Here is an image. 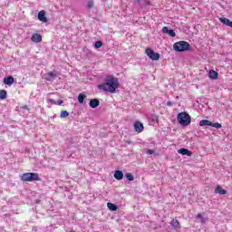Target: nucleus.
I'll return each instance as SVG.
<instances>
[{"label":"nucleus","instance_id":"f257e3e1","mask_svg":"<svg viewBox=\"0 0 232 232\" xmlns=\"http://www.w3.org/2000/svg\"><path fill=\"white\" fill-rule=\"evenodd\" d=\"M117 88H119V79L112 76L107 77L103 84L98 85L99 90L109 92V93H115Z\"/></svg>","mask_w":232,"mask_h":232},{"label":"nucleus","instance_id":"f03ea898","mask_svg":"<svg viewBox=\"0 0 232 232\" xmlns=\"http://www.w3.org/2000/svg\"><path fill=\"white\" fill-rule=\"evenodd\" d=\"M178 122L180 126H189L191 124V116L186 111L178 114Z\"/></svg>","mask_w":232,"mask_h":232},{"label":"nucleus","instance_id":"7ed1b4c3","mask_svg":"<svg viewBox=\"0 0 232 232\" xmlns=\"http://www.w3.org/2000/svg\"><path fill=\"white\" fill-rule=\"evenodd\" d=\"M175 52H188L191 50V45L186 41L177 42L173 44Z\"/></svg>","mask_w":232,"mask_h":232},{"label":"nucleus","instance_id":"20e7f679","mask_svg":"<svg viewBox=\"0 0 232 232\" xmlns=\"http://www.w3.org/2000/svg\"><path fill=\"white\" fill-rule=\"evenodd\" d=\"M20 179L23 180V182H34L35 180H40L39 174L34 172L24 173L22 176H20Z\"/></svg>","mask_w":232,"mask_h":232},{"label":"nucleus","instance_id":"39448f33","mask_svg":"<svg viewBox=\"0 0 232 232\" xmlns=\"http://www.w3.org/2000/svg\"><path fill=\"white\" fill-rule=\"evenodd\" d=\"M199 126H211V128H217V130H220V128H222V124L218 122L213 123L208 120H201L199 121Z\"/></svg>","mask_w":232,"mask_h":232},{"label":"nucleus","instance_id":"423d86ee","mask_svg":"<svg viewBox=\"0 0 232 232\" xmlns=\"http://www.w3.org/2000/svg\"><path fill=\"white\" fill-rule=\"evenodd\" d=\"M145 53L151 61H159V59H160V54L159 53H155V51L150 48H147Z\"/></svg>","mask_w":232,"mask_h":232},{"label":"nucleus","instance_id":"0eeeda50","mask_svg":"<svg viewBox=\"0 0 232 232\" xmlns=\"http://www.w3.org/2000/svg\"><path fill=\"white\" fill-rule=\"evenodd\" d=\"M134 131L137 133H142L144 131V124L140 121H135L134 122Z\"/></svg>","mask_w":232,"mask_h":232},{"label":"nucleus","instance_id":"6e6552de","mask_svg":"<svg viewBox=\"0 0 232 232\" xmlns=\"http://www.w3.org/2000/svg\"><path fill=\"white\" fill-rule=\"evenodd\" d=\"M38 19L41 23H48V17H46V11L42 10L38 13Z\"/></svg>","mask_w":232,"mask_h":232},{"label":"nucleus","instance_id":"1a4fd4ad","mask_svg":"<svg viewBox=\"0 0 232 232\" xmlns=\"http://www.w3.org/2000/svg\"><path fill=\"white\" fill-rule=\"evenodd\" d=\"M33 43H41L43 41V36L40 34H34L31 37Z\"/></svg>","mask_w":232,"mask_h":232},{"label":"nucleus","instance_id":"9d476101","mask_svg":"<svg viewBox=\"0 0 232 232\" xmlns=\"http://www.w3.org/2000/svg\"><path fill=\"white\" fill-rule=\"evenodd\" d=\"M162 32L163 34H167L168 35H169L170 37H175V35H177L175 34V31L173 29H169L168 27L164 26L162 28Z\"/></svg>","mask_w":232,"mask_h":232},{"label":"nucleus","instance_id":"9b49d317","mask_svg":"<svg viewBox=\"0 0 232 232\" xmlns=\"http://www.w3.org/2000/svg\"><path fill=\"white\" fill-rule=\"evenodd\" d=\"M57 77V72L55 71L49 72L46 74V81H53Z\"/></svg>","mask_w":232,"mask_h":232},{"label":"nucleus","instance_id":"f8f14e48","mask_svg":"<svg viewBox=\"0 0 232 232\" xmlns=\"http://www.w3.org/2000/svg\"><path fill=\"white\" fill-rule=\"evenodd\" d=\"M101 102L99 99H92L89 102L90 108H98L100 106Z\"/></svg>","mask_w":232,"mask_h":232},{"label":"nucleus","instance_id":"ddd939ff","mask_svg":"<svg viewBox=\"0 0 232 232\" xmlns=\"http://www.w3.org/2000/svg\"><path fill=\"white\" fill-rule=\"evenodd\" d=\"M209 79H212L213 81L218 79V72L215 70H210L208 72Z\"/></svg>","mask_w":232,"mask_h":232},{"label":"nucleus","instance_id":"4468645a","mask_svg":"<svg viewBox=\"0 0 232 232\" xmlns=\"http://www.w3.org/2000/svg\"><path fill=\"white\" fill-rule=\"evenodd\" d=\"M220 23H222L223 24H226V26H229L230 28H232V22L226 18V17H221L219 18Z\"/></svg>","mask_w":232,"mask_h":232},{"label":"nucleus","instance_id":"2eb2a0df","mask_svg":"<svg viewBox=\"0 0 232 232\" xmlns=\"http://www.w3.org/2000/svg\"><path fill=\"white\" fill-rule=\"evenodd\" d=\"M114 179H116V180H122V179H124V173L121 170H116L114 172Z\"/></svg>","mask_w":232,"mask_h":232},{"label":"nucleus","instance_id":"dca6fc26","mask_svg":"<svg viewBox=\"0 0 232 232\" xmlns=\"http://www.w3.org/2000/svg\"><path fill=\"white\" fill-rule=\"evenodd\" d=\"M178 153H180V155H187V157H191L192 155L191 151L188 149H179Z\"/></svg>","mask_w":232,"mask_h":232},{"label":"nucleus","instance_id":"f3484780","mask_svg":"<svg viewBox=\"0 0 232 232\" xmlns=\"http://www.w3.org/2000/svg\"><path fill=\"white\" fill-rule=\"evenodd\" d=\"M216 193H218L219 195H227V190L222 188L220 186H218L215 190Z\"/></svg>","mask_w":232,"mask_h":232},{"label":"nucleus","instance_id":"a211bd4d","mask_svg":"<svg viewBox=\"0 0 232 232\" xmlns=\"http://www.w3.org/2000/svg\"><path fill=\"white\" fill-rule=\"evenodd\" d=\"M4 83L7 84L8 86H11V84H14V77L9 76L4 79Z\"/></svg>","mask_w":232,"mask_h":232},{"label":"nucleus","instance_id":"6ab92c4d","mask_svg":"<svg viewBox=\"0 0 232 232\" xmlns=\"http://www.w3.org/2000/svg\"><path fill=\"white\" fill-rule=\"evenodd\" d=\"M170 225L172 227H174V229H179V227H180V223L177 219H173L170 222Z\"/></svg>","mask_w":232,"mask_h":232},{"label":"nucleus","instance_id":"aec40b11","mask_svg":"<svg viewBox=\"0 0 232 232\" xmlns=\"http://www.w3.org/2000/svg\"><path fill=\"white\" fill-rule=\"evenodd\" d=\"M197 218L200 219L201 224H206L209 220L207 217L202 216V214H198Z\"/></svg>","mask_w":232,"mask_h":232},{"label":"nucleus","instance_id":"412c9836","mask_svg":"<svg viewBox=\"0 0 232 232\" xmlns=\"http://www.w3.org/2000/svg\"><path fill=\"white\" fill-rule=\"evenodd\" d=\"M84 99H86V95L83 93H80L78 96V102L80 104H82V102H84Z\"/></svg>","mask_w":232,"mask_h":232},{"label":"nucleus","instance_id":"4be33fe9","mask_svg":"<svg viewBox=\"0 0 232 232\" xmlns=\"http://www.w3.org/2000/svg\"><path fill=\"white\" fill-rule=\"evenodd\" d=\"M107 208H109L111 211H117V205L113 203H107Z\"/></svg>","mask_w":232,"mask_h":232},{"label":"nucleus","instance_id":"5701e85b","mask_svg":"<svg viewBox=\"0 0 232 232\" xmlns=\"http://www.w3.org/2000/svg\"><path fill=\"white\" fill-rule=\"evenodd\" d=\"M70 115V112H68V111H62L60 117L61 119H66V117H68Z\"/></svg>","mask_w":232,"mask_h":232},{"label":"nucleus","instance_id":"b1692460","mask_svg":"<svg viewBox=\"0 0 232 232\" xmlns=\"http://www.w3.org/2000/svg\"><path fill=\"white\" fill-rule=\"evenodd\" d=\"M6 97V91L5 90H0V100L3 101Z\"/></svg>","mask_w":232,"mask_h":232},{"label":"nucleus","instance_id":"393cba45","mask_svg":"<svg viewBox=\"0 0 232 232\" xmlns=\"http://www.w3.org/2000/svg\"><path fill=\"white\" fill-rule=\"evenodd\" d=\"M125 177L127 180H130V182H132V180H134L133 175L131 173H127Z\"/></svg>","mask_w":232,"mask_h":232},{"label":"nucleus","instance_id":"a878e982","mask_svg":"<svg viewBox=\"0 0 232 232\" xmlns=\"http://www.w3.org/2000/svg\"><path fill=\"white\" fill-rule=\"evenodd\" d=\"M102 43L101 41H97L94 44V48L98 49V48H102Z\"/></svg>","mask_w":232,"mask_h":232},{"label":"nucleus","instance_id":"bb28decb","mask_svg":"<svg viewBox=\"0 0 232 232\" xmlns=\"http://www.w3.org/2000/svg\"><path fill=\"white\" fill-rule=\"evenodd\" d=\"M87 8H93V1H89L88 2Z\"/></svg>","mask_w":232,"mask_h":232},{"label":"nucleus","instance_id":"cd10ccee","mask_svg":"<svg viewBox=\"0 0 232 232\" xmlns=\"http://www.w3.org/2000/svg\"><path fill=\"white\" fill-rule=\"evenodd\" d=\"M147 154L148 155H153V154H155V150H153L151 149H149V150H147Z\"/></svg>","mask_w":232,"mask_h":232},{"label":"nucleus","instance_id":"c85d7f7f","mask_svg":"<svg viewBox=\"0 0 232 232\" xmlns=\"http://www.w3.org/2000/svg\"><path fill=\"white\" fill-rule=\"evenodd\" d=\"M49 102L51 104H57V102H55V100H53V99H49Z\"/></svg>","mask_w":232,"mask_h":232},{"label":"nucleus","instance_id":"c756f323","mask_svg":"<svg viewBox=\"0 0 232 232\" xmlns=\"http://www.w3.org/2000/svg\"><path fill=\"white\" fill-rule=\"evenodd\" d=\"M63 102H64V101L59 100L58 102H56V104H58V106H61V104H63Z\"/></svg>","mask_w":232,"mask_h":232},{"label":"nucleus","instance_id":"7c9ffc66","mask_svg":"<svg viewBox=\"0 0 232 232\" xmlns=\"http://www.w3.org/2000/svg\"><path fill=\"white\" fill-rule=\"evenodd\" d=\"M173 104H175V102H167V106H173Z\"/></svg>","mask_w":232,"mask_h":232},{"label":"nucleus","instance_id":"2f4dec72","mask_svg":"<svg viewBox=\"0 0 232 232\" xmlns=\"http://www.w3.org/2000/svg\"><path fill=\"white\" fill-rule=\"evenodd\" d=\"M24 110H28V107L25 105L23 107Z\"/></svg>","mask_w":232,"mask_h":232},{"label":"nucleus","instance_id":"473e14b6","mask_svg":"<svg viewBox=\"0 0 232 232\" xmlns=\"http://www.w3.org/2000/svg\"><path fill=\"white\" fill-rule=\"evenodd\" d=\"M127 144H131V141H127Z\"/></svg>","mask_w":232,"mask_h":232},{"label":"nucleus","instance_id":"72a5a7b5","mask_svg":"<svg viewBox=\"0 0 232 232\" xmlns=\"http://www.w3.org/2000/svg\"><path fill=\"white\" fill-rule=\"evenodd\" d=\"M140 0H137V3H140Z\"/></svg>","mask_w":232,"mask_h":232}]
</instances>
